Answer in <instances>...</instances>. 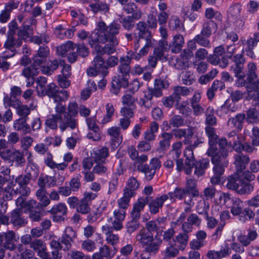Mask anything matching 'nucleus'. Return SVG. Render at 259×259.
Returning <instances> with one entry per match:
<instances>
[{"mask_svg":"<svg viewBox=\"0 0 259 259\" xmlns=\"http://www.w3.org/2000/svg\"><path fill=\"white\" fill-rule=\"evenodd\" d=\"M184 44L183 36L179 34L174 36L171 45V52L174 53H179Z\"/></svg>","mask_w":259,"mask_h":259,"instance_id":"nucleus-35","label":"nucleus"},{"mask_svg":"<svg viewBox=\"0 0 259 259\" xmlns=\"http://www.w3.org/2000/svg\"><path fill=\"white\" fill-rule=\"evenodd\" d=\"M130 62V58L128 56L120 58V65L118 67L119 75L118 78L116 80H113L112 86L114 85V83H116L119 86H124V84H127V80L128 76L130 72V67L129 63Z\"/></svg>","mask_w":259,"mask_h":259,"instance_id":"nucleus-9","label":"nucleus"},{"mask_svg":"<svg viewBox=\"0 0 259 259\" xmlns=\"http://www.w3.org/2000/svg\"><path fill=\"white\" fill-rule=\"evenodd\" d=\"M96 90V83L93 80H89L87 82L85 88L81 92V98L83 100H87L90 97L92 93L95 92Z\"/></svg>","mask_w":259,"mask_h":259,"instance_id":"nucleus-44","label":"nucleus"},{"mask_svg":"<svg viewBox=\"0 0 259 259\" xmlns=\"http://www.w3.org/2000/svg\"><path fill=\"white\" fill-rule=\"evenodd\" d=\"M142 16L141 10L136 11L132 16H128L122 19L121 23L123 27L127 30L131 29L134 25L133 19L139 20Z\"/></svg>","mask_w":259,"mask_h":259,"instance_id":"nucleus-26","label":"nucleus"},{"mask_svg":"<svg viewBox=\"0 0 259 259\" xmlns=\"http://www.w3.org/2000/svg\"><path fill=\"white\" fill-rule=\"evenodd\" d=\"M133 196L131 194L127 195L126 192H124L123 196L117 200L118 207L124 210L127 209L129 206L131 198Z\"/></svg>","mask_w":259,"mask_h":259,"instance_id":"nucleus-55","label":"nucleus"},{"mask_svg":"<svg viewBox=\"0 0 259 259\" xmlns=\"http://www.w3.org/2000/svg\"><path fill=\"white\" fill-rule=\"evenodd\" d=\"M145 99H140L138 104L141 106H144L146 108H150L151 106V103L150 104L147 103V101H151L153 98V93L152 88H148L147 90L144 91Z\"/></svg>","mask_w":259,"mask_h":259,"instance_id":"nucleus-46","label":"nucleus"},{"mask_svg":"<svg viewBox=\"0 0 259 259\" xmlns=\"http://www.w3.org/2000/svg\"><path fill=\"white\" fill-rule=\"evenodd\" d=\"M187 193L185 189L176 188L172 192H169L167 195L171 200L174 201L176 199H182Z\"/></svg>","mask_w":259,"mask_h":259,"instance_id":"nucleus-47","label":"nucleus"},{"mask_svg":"<svg viewBox=\"0 0 259 259\" xmlns=\"http://www.w3.org/2000/svg\"><path fill=\"white\" fill-rule=\"evenodd\" d=\"M211 158V162L214 164L213 171L214 175L211 178V183L212 184H218L221 182V176L224 172V167L228 164V160L226 158V153L223 154V157L211 155H207Z\"/></svg>","mask_w":259,"mask_h":259,"instance_id":"nucleus-7","label":"nucleus"},{"mask_svg":"<svg viewBox=\"0 0 259 259\" xmlns=\"http://www.w3.org/2000/svg\"><path fill=\"white\" fill-rule=\"evenodd\" d=\"M205 16L207 19L214 18L216 20L221 21L222 16L221 14L218 12L215 11L212 8H207L205 10Z\"/></svg>","mask_w":259,"mask_h":259,"instance_id":"nucleus-62","label":"nucleus"},{"mask_svg":"<svg viewBox=\"0 0 259 259\" xmlns=\"http://www.w3.org/2000/svg\"><path fill=\"white\" fill-rule=\"evenodd\" d=\"M11 222L15 226L18 227H21L26 223L25 220L21 215L19 208L15 209L12 212Z\"/></svg>","mask_w":259,"mask_h":259,"instance_id":"nucleus-34","label":"nucleus"},{"mask_svg":"<svg viewBox=\"0 0 259 259\" xmlns=\"http://www.w3.org/2000/svg\"><path fill=\"white\" fill-rule=\"evenodd\" d=\"M176 169L178 171H181L184 170L185 173L187 175L190 174L192 171V169L195 166L194 174L198 177L202 176L205 173V169L209 165V160L208 159H202L199 161H195L194 158V161L192 164H186V161L184 164L182 159L179 158L176 160Z\"/></svg>","mask_w":259,"mask_h":259,"instance_id":"nucleus-5","label":"nucleus"},{"mask_svg":"<svg viewBox=\"0 0 259 259\" xmlns=\"http://www.w3.org/2000/svg\"><path fill=\"white\" fill-rule=\"evenodd\" d=\"M107 134L111 138V146L114 150L116 149L122 141V136L120 133V128L117 126H112L107 129Z\"/></svg>","mask_w":259,"mask_h":259,"instance_id":"nucleus-21","label":"nucleus"},{"mask_svg":"<svg viewBox=\"0 0 259 259\" xmlns=\"http://www.w3.org/2000/svg\"><path fill=\"white\" fill-rule=\"evenodd\" d=\"M168 198V196L164 194L157 197L155 199L151 201L149 204L150 212L153 214L157 213L159 209L162 207L164 202L167 200Z\"/></svg>","mask_w":259,"mask_h":259,"instance_id":"nucleus-25","label":"nucleus"},{"mask_svg":"<svg viewBox=\"0 0 259 259\" xmlns=\"http://www.w3.org/2000/svg\"><path fill=\"white\" fill-rule=\"evenodd\" d=\"M46 164L51 169H57L58 170H64L68 166V163L62 162L57 163L53 160L52 155L48 154L47 157L45 159Z\"/></svg>","mask_w":259,"mask_h":259,"instance_id":"nucleus-36","label":"nucleus"},{"mask_svg":"<svg viewBox=\"0 0 259 259\" xmlns=\"http://www.w3.org/2000/svg\"><path fill=\"white\" fill-rule=\"evenodd\" d=\"M246 119L248 123H257L259 119V111L255 108L249 109L246 113Z\"/></svg>","mask_w":259,"mask_h":259,"instance_id":"nucleus-53","label":"nucleus"},{"mask_svg":"<svg viewBox=\"0 0 259 259\" xmlns=\"http://www.w3.org/2000/svg\"><path fill=\"white\" fill-rule=\"evenodd\" d=\"M254 216V213L253 211L249 208H245L243 210L242 209L240 216L239 217V220L241 222H245L247 220H249L253 219Z\"/></svg>","mask_w":259,"mask_h":259,"instance_id":"nucleus-58","label":"nucleus"},{"mask_svg":"<svg viewBox=\"0 0 259 259\" xmlns=\"http://www.w3.org/2000/svg\"><path fill=\"white\" fill-rule=\"evenodd\" d=\"M3 159L14 164L16 166H23L25 164V159L22 152L18 150L13 151L8 150L6 153L2 154Z\"/></svg>","mask_w":259,"mask_h":259,"instance_id":"nucleus-15","label":"nucleus"},{"mask_svg":"<svg viewBox=\"0 0 259 259\" xmlns=\"http://www.w3.org/2000/svg\"><path fill=\"white\" fill-rule=\"evenodd\" d=\"M114 220L111 222L113 228L118 231L123 228L122 222L124 220L126 215L125 211L119 209H115L113 212Z\"/></svg>","mask_w":259,"mask_h":259,"instance_id":"nucleus-23","label":"nucleus"},{"mask_svg":"<svg viewBox=\"0 0 259 259\" xmlns=\"http://www.w3.org/2000/svg\"><path fill=\"white\" fill-rule=\"evenodd\" d=\"M172 135L178 139H182L184 138L182 144H188L191 143V139L194 136V132L193 127L186 128H177L172 130Z\"/></svg>","mask_w":259,"mask_h":259,"instance_id":"nucleus-18","label":"nucleus"},{"mask_svg":"<svg viewBox=\"0 0 259 259\" xmlns=\"http://www.w3.org/2000/svg\"><path fill=\"white\" fill-rule=\"evenodd\" d=\"M233 108L234 107H232L231 105L229 104V101L226 100L224 104L218 109L217 113L219 116L224 117L228 114L230 112L234 111Z\"/></svg>","mask_w":259,"mask_h":259,"instance_id":"nucleus-56","label":"nucleus"},{"mask_svg":"<svg viewBox=\"0 0 259 259\" xmlns=\"http://www.w3.org/2000/svg\"><path fill=\"white\" fill-rule=\"evenodd\" d=\"M257 67L256 64L250 62L247 65L246 69V78L244 79L245 84L247 93L250 98H259V79L256 81L254 80L257 77Z\"/></svg>","mask_w":259,"mask_h":259,"instance_id":"nucleus-3","label":"nucleus"},{"mask_svg":"<svg viewBox=\"0 0 259 259\" xmlns=\"http://www.w3.org/2000/svg\"><path fill=\"white\" fill-rule=\"evenodd\" d=\"M140 187V183L135 177H131L127 181L124 192L127 195L131 194L133 196L135 195V191Z\"/></svg>","mask_w":259,"mask_h":259,"instance_id":"nucleus-32","label":"nucleus"},{"mask_svg":"<svg viewBox=\"0 0 259 259\" xmlns=\"http://www.w3.org/2000/svg\"><path fill=\"white\" fill-rule=\"evenodd\" d=\"M90 7L94 14H96L98 12L106 13L109 10V6L103 2H98L95 4H90Z\"/></svg>","mask_w":259,"mask_h":259,"instance_id":"nucleus-52","label":"nucleus"},{"mask_svg":"<svg viewBox=\"0 0 259 259\" xmlns=\"http://www.w3.org/2000/svg\"><path fill=\"white\" fill-rule=\"evenodd\" d=\"M148 200L146 198H140L138 200L133 206L131 212V217L134 219H138L140 217L141 212L143 210Z\"/></svg>","mask_w":259,"mask_h":259,"instance_id":"nucleus-29","label":"nucleus"},{"mask_svg":"<svg viewBox=\"0 0 259 259\" xmlns=\"http://www.w3.org/2000/svg\"><path fill=\"white\" fill-rule=\"evenodd\" d=\"M184 121L183 118L179 115H175L173 116L169 120V125L167 121H164L163 125H166L167 126L166 130L170 128V126L178 127L183 126L184 125Z\"/></svg>","mask_w":259,"mask_h":259,"instance_id":"nucleus-51","label":"nucleus"},{"mask_svg":"<svg viewBox=\"0 0 259 259\" xmlns=\"http://www.w3.org/2000/svg\"><path fill=\"white\" fill-rule=\"evenodd\" d=\"M93 151V157L95 163H104L109 155L108 149L106 147L97 148Z\"/></svg>","mask_w":259,"mask_h":259,"instance_id":"nucleus-31","label":"nucleus"},{"mask_svg":"<svg viewBox=\"0 0 259 259\" xmlns=\"http://www.w3.org/2000/svg\"><path fill=\"white\" fill-rule=\"evenodd\" d=\"M136 239L148 251H157L161 242L160 238H154L152 233L146 229L139 231Z\"/></svg>","mask_w":259,"mask_h":259,"instance_id":"nucleus-6","label":"nucleus"},{"mask_svg":"<svg viewBox=\"0 0 259 259\" xmlns=\"http://www.w3.org/2000/svg\"><path fill=\"white\" fill-rule=\"evenodd\" d=\"M108 73L107 67L104 65V59L100 55L95 57L92 66L87 70V74L91 76H95L99 74L105 76Z\"/></svg>","mask_w":259,"mask_h":259,"instance_id":"nucleus-11","label":"nucleus"},{"mask_svg":"<svg viewBox=\"0 0 259 259\" xmlns=\"http://www.w3.org/2000/svg\"><path fill=\"white\" fill-rule=\"evenodd\" d=\"M231 212L234 215H239L241 213L243 209L242 202L238 198H233L231 200Z\"/></svg>","mask_w":259,"mask_h":259,"instance_id":"nucleus-40","label":"nucleus"},{"mask_svg":"<svg viewBox=\"0 0 259 259\" xmlns=\"http://www.w3.org/2000/svg\"><path fill=\"white\" fill-rule=\"evenodd\" d=\"M119 28L120 25L114 22L107 26L104 22H99L89 38V45L101 55L114 53L118 44L116 35Z\"/></svg>","mask_w":259,"mask_h":259,"instance_id":"nucleus-1","label":"nucleus"},{"mask_svg":"<svg viewBox=\"0 0 259 259\" xmlns=\"http://www.w3.org/2000/svg\"><path fill=\"white\" fill-rule=\"evenodd\" d=\"M90 203L86 202L82 198L81 199L77 206L76 210L82 214H87L90 210Z\"/></svg>","mask_w":259,"mask_h":259,"instance_id":"nucleus-59","label":"nucleus"},{"mask_svg":"<svg viewBox=\"0 0 259 259\" xmlns=\"http://www.w3.org/2000/svg\"><path fill=\"white\" fill-rule=\"evenodd\" d=\"M202 132L201 133H197L194 136L195 140L193 143L192 138L191 139V143L188 144V146L186 148L185 150L184 154L186 157V164H192L193 161H194V154L193 150L199 146V145L202 144L204 139L202 137Z\"/></svg>","mask_w":259,"mask_h":259,"instance_id":"nucleus-13","label":"nucleus"},{"mask_svg":"<svg viewBox=\"0 0 259 259\" xmlns=\"http://www.w3.org/2000/svg\"><path fill=\"white\" fill-rule=\"evenodd\" d=\"M218 29L217 24L212 21L206 23L201 30V34L206 37H209L212 33L216 32Z\"/></svg>","mask_w":259,"mask_h":259,"instance_id":"nucleus-43","label":"nucleus"},{"mask_svg":"<svg viewBox=\"0 0 259 259\" xmlns=\"http://www.w3.org/2000/svg\"><path fill=\"white\" fill-rule=\"evenodd\" d=\"M249 158L248 156L238 153L234 156V163L235 165L237 173L242 172L248 163Z\"/></svg>","mask_w":259,"mask_h":259,"instance_id":"nucleus-27","label":"nucleus"},{"mask_svg":"<svg viewBox=\"0 0 259 259\" xmlns=\"http://www.w3.org/2000/svg\"><path fill=\"white\" fill-rule=\"evenodd\" d=\"M234 65L232 66L235 76L237 79L235 80V85L237 87H244L245 84L244 78L245 75L242 71L244 68V64L245 60L242 54H237L233 57Z\"/></svg>","mask_w":259,"mask_h":259,"instance_id":"nucleus-8","label":"nucleus"},{"mask_svg":"<svg viewBox=\"0 0 259 259\" xmlns=\"http://www.w3.org/2000/svg\"><path fill=\"white\" fill-rule=\"evenodd\" d=\"M247 234L246 235H242L239 237V240L240 242L243 246H247L250 243L254 240L257 236V233L256 232V229L254 228V227H249L247 230Z\"/></svg>","mask_w":259,"mask_h":259,"instance_id":"nucleus-28","label":"nucleus"},{"mask_svg":"<svg viewBox=\"0 0 259 259\" xmlns=\"http://www.w3.org/2000/svg\"><path fill=\"white\" fill-rule=\"evenodd\" d=\"M33 62L32 65L37 70L40 69L41 70L43 66H45V64L47 62V59L40 57L38 55H35L33 58Z\"/></svg>","mask_w":259,"mask_h":259,"instance_id":"nucleus-63","label":"nucleus"},{"mask_svg":"<svg viewBox=\"0 0 259 259\" xmlns=\"http://www.w3.org/2000/svg\"><path fill=\"white\" fill-rule=\"evenodd\" d=\"M27 174L31 177L33 180L35 179L38 176L39 169L36 164L29 162L27 165Z\"/></svg>","mask_w":259,"mask_h":259,"instance_id":"nucleus-61","label":"nucleus"},{"mask_svg":"<svg viewBox=\"0 0 259 259\" xmlns=\"http://www.w3.org/2000/svg\"><path fill=\"white\" fill-rule=\"evenodd\" d=\"M3 102L5 108L12 107L16 108L18 114L22 117H26L30 113V110L27 106L21 105L18 99L12 100L8 95L5 96Z\"/></svg>","mask_w":259,"mask_h":259,"instance_id":"nucleus-14","label":"nucleus"},{"mask_svg":"<svg viewBox=\"0 0 259 259\" xmlns=\"http://www.w3.org/2000/svg\"><path fill=\"white\" fill-rule=\"evenodd\" d=\"M4 238L3 246L10 251L15 250L16 245L15 242L17 241L15 232L13 231H8L4 233Z\"/></svg>","mask_w":259,"mask_h":259,"instance_id":"nucleus-24","label":"nucleus"},{"mask_svg":"<svg viewBox=\"0 0 259 259\" xmlns=\"http://www.w3.org/2000/svg\"><path fill=\"white\" fill-rule=\"evenodd\" d=\"M46 93L50 100L54 103L60 104V102L67 100L69 95L66 91L60 90L59 88L54 83H49L46 89Z\"/></svg>","mask_w":259,"mask_h":259,"instance_id":"nucleus-10","label":"nucleus"},{"mask_svg":"<svg viewBox=\"0 0 259 259\" xmlns=\"http://www.w3.org/2000/svg\"><path fill=\"white\" fill-rule=\"evenodd\" d=\"M182 142H177L174 143L172 145V149L167 154V157L176 160L179 159L182 153Z\"/></svg>","mask_w":259,"mask_h":259,"instance_id":"nucleus-38","label":"nucleus"},{"mask_svg":"<svg viewBox=\"0 0 259 259\" xmlns=\"http://www.w3.org/2000/svg\"><path fill=\"white\" fill-rule=\"evenodd\" d=\"M59 65H61V60L55 59L50 61L47 63V66L42 67L41 72L45 74H51L58 68Z\"/></svg>","mask_w":259,"mask_h":259,"instance_id":"nucleus-39","label":"nucleus"},{"mask_svg":"<svg viewBox=\"0 0 259 259\" xmlns=\"http://www.w3.org/2000/svg\"><path fill=\"white\" fill-rule=\"evenodd\" d=\"M56 183L54 177L47 175L40 177L38 180V185L40 188H45L46 186L52 187L55 185Z\"/></svg>","mask_w":259,"mask_h":259,"instance_id":"nucleus-41","label":"nucleus"},{"mask_svg":"<svg viewBox=\"0 0 259 259\" xmlns=\"http://www.w3.org/2000/svg\"><path fill=\"white\" fill-rule=\"evenodd\" d=\"M38 74V70L33 67V65L25 68L22 74L26 78V87H29L32 85L34 82V76Z\"/></svg>","mask_w":259,"mask_h":259,"instance_id":"nucleus-30","label":"nucleus"},{"mask_svg":"<svg viewBox=\"0 0 259 259\" xmlns=\"http://www.w3.org/2000/svg\"><path fill=\"white\" fill-rule=\"evenodd\" d=\"M22 44L21 39H16L11 35L8 36L4 44L6 51L0 55V68L3 70H7L9 68L10 63L7 62V59L15 55V48L20 47Z\"/></svg>","mask_w":259,"mask_h":259,"instance_id":"nucleus-4","label":"nucleus"},{"mask_svg":"<svg viewBox=\"0 0 259 259\" xmlns=\"http://www.w3.org/2000/svg\"><path fill=\"white\" fill-rule=\"evenodd\" d=\"M219 146L220 149L218 151L216 148V151L214 152V155H217L220 157H223V154L226 153V158L229 153L228 147H229L228 142L226 139H221L219 141Z\"/></svg>","mask_w":259,"mask_h":259,"instance_id":"nucleus-49","label":"nucleus"},{"mask_svg":"<svg viewBox=\"0 0 259 259\" xmlns=\"http://www.w3.org/2000/svg\"><path fill=\"white\" fill-rule=\"evenodd\" d=\"M171 63H173L174 67L178 69H186L189 66V61L182 60L180 56L179 57H173Z\"/></svg>","mask_w":259,"mask_h":259,"instance_id":"nucleus-54","label":"nucleus"},{"mask_svg":"<svg viewBox=\"0 0 259 259\" xmlns=\"http://www.w3.org/2000/svg\"><path fill=\"white\" fill-rule=\"evenodd\" d=\"M18 249L21 252L20 259H30L34 256L33 252L29 249H24L23 246L19 245Z\"/></svg>","mask_w":259,"mask_h":259,"instance_id":"nucleus-64","label":"nucleus"},{"mask_svg":"<svg viewBox=\"0 0 259 259\" xmlns=\"http://www.w3.org/2000/svg\"><path fill=\"white\" fill-rule=\"evenodd\" d=\"M225 52V48L223 46L215 47L213 55H210L208 57V62L213 65H217L221 63L222 61L220 66L223 68H225L227 66L228 60L224 56Z\"/></svg>","mask_w":259,"mask_h":259,"instance_id":"nucleus-16","label":"nucleus"},{"mask_svg":"<svg viewBox=\"0 0 259 259\" xmlns=\"http://www.w3.org/2000/svg\"><path fill=\"white\" fill-rule=\"evenodd\" d=\"M105 110V113H102L101 112H97V120L99 123L102 125L106 124L112 120L115 112L114 106L111 103L106 105Z\"/></svg>","mask_w":259,"mask_h":259,"instance_id":"nucleus-17","label":"nucleus"},{"mask_svg":"<svg viewBox=\"0 0 259 259\" xmlns=\"http://www.w3.org/2000/svg\"><path fill=\"white\" fill-rule=\"evenodd\" d=\"M170 30L176 31L178 32L185 31V28L182 23L177 16H172L168 22Z\"/></svg>","mask_w":259,"mask_h":259,"instance_id":"nucleus-37","label":"nucleus"},{"mask_svg":"<svg viewBox=\"0 0 259 259\" xmlns=\"http://www.w3.org/2000/svg\"><path fill=\"white\" fill-rule=\"evenodd\" d=\"M76 45L71 41H68L57 48V52L58 55L65 56L68 54L74 51Z\"/></svg>","mask_w":259,"mask_h":259,"instance_id":"nucleus-33","label":"nucleus"},{"mask_svg":"<svg viewBox=\"0 0 259 259\" xmlns=\"http://www.w3.org/2000/svg\"><path fill=\"white\" fill-rule=\"evenodd\" d=\"M162 140L159 142V145L162 150H165L170 145V141L172 138V135L168 133H163L161 134Z\"/></svg>","mask_w":259,"mask_h":259,"instance_id":"nucleus-57","label":"nucleus"},{"mask_svg":"<svg viewBox=\"0 0 259 259\" xmlns=\"http://www.w3.org/2000/svg\"><path fill=\"white\" fill-rule=\"evenodd\" d=\"M31 179H32L27 174V175H19L18 177L16 178L15 180L12 181L14 182L15 186L17 183L18 184V186H23L28 185Z\"/></svg>","mask_w":259,"mask_h":259,"instance_id":"nucleus-60","label":"nucleus"},{"mask_svg":"<svg viewBox=\"0 0 259 259\" xmlns=\"http://www.w3.org/2000/svg\"><path fill=\"white\" fill-rule=\"evenodd\" d=\"M60 115H58L56 112L55 114H52L48 116L46 121V125L51 129L54 130L58 127V124H60Z\"/></svg>","mask_w":259,"mask_h":259,"instance_id":"nucleus-48","label":"nucleus"},{"mask_svg":"<svg viewBox=\"0 0 259 259\" xmlns=\"http://www.w3.org/2000/svg\"><path fill=\"white\" fill-rule=\"evenodd\" d=\"M67 208L65 203H59L54 205L50 209V212L53 215V220L61 222L64 220V216L66 214Z\"/></svg>","mask_w":259,"mask_h":259,"instance_id":"nucleus-22","label":"nucleus"},{"mask_svg":"<svg viewBox=\"0 0 259 259\" xmlns=\"http://www.w3.org/2000/svg\"><path fill=\"white\" fill-rule=\"evenodd\" d=\"M196 187V181L190 178L187 180L185 189L188 193H191L193 196H197L199 195V192L197 190Z\"/></svg>","mask_w":259,"mask_h":259,"instance_id":"nucleus-50","label":"nucleus"},{"mask_svg":"<svg viewBox=\"0 0 259 259\" xmlns=\"http://www.w3.org/2000/svg\"><path fill=\"white\" fill-rule=\"evenodd\" d=\"M15 184L13 181H11L8 186L3 189L0 188V204L6 205L7 206V200L12 199L13 196L16 195L15 189H14Z\"/></svg>","mask_w":259,"mask_h":259,"instance_id":"nucleus-19","label":"nucleus"},{"mask_svg":"<svg viewBox=\"0 0 259 259\" xmlns=\"http://www.w3.org/2000/svg\"><path fill=\"white\" fill-rule=\"evenodd\" d=\"M137 169L139 171L144 174L145 178L147 181L151 180L155 174V170L147 164H139Z\"/></svg>","mask_w":259,"mask_h":259,"instance_id":"nucleus-42","label":"nucleus"},{"mask_svg":"<svg viewBox=\"0 0 259 259\" xmlns=\"http://www.w3.org/2000/svg\"><path fill=\"white\" fill-rule=\"evenodd\" d=\"M137 32L135 33V42L134 49L137 50L140 47L141 39H144L145 41L152 40L151 32L149 30L146 23L144 21H140L136 24Z\"/></svg>","mask_w":259,"mask_h":259,"instance_id":"nucleus-12","label":"nucleus"},{"mask_svg":"<svg viewBox=\"0 0 259 259\" xmlns=\"http://www.w3.org/2000/svg\"><path fill=\"white\" fill-rule=\"evenodd\" d=\"M245 118V115L244 114H238L235 117L230 118L229 120L228 124L231 126L236 127L238 130H241L242 128V123Z\"/></svg>","mask_w":259,"mask_h":259,"instance_id":"nucleus-45","label":"nucleus"},{"mask_svg":"<svg viewBox=\"0 0 259 259\" xmlns=\"http://www.w3.org/2000/svg\"><path fill=\"white\" fill-rule=\"evenodd\" d=\"M205 131L209 140V148L206 154L211 155V153L216 151V145L218 143V136L216 134L215 129L210 126H206Z\"/></svg>","mask_w":259,"mask_h":259,"instance_id":"nucleus-20","label":"nucleus"},{"mask_svg":"<svg viewBox=\"0 0 259 259\" xmlns=\"http://www.w3.org/2000/svg\"><path fill=\"white\" fill-rule=\"evenodd\" d=\"M55 112L58 115H60V124L59 127L62 132H64L67 128L73 130L78 127V106L74 102L69 103L67 108L62 104L56 105Z\"/></svg>","mask_w":259,"mask_h":259,"instance_id":"nucleus-2","label":"nucleus"}]
</instances>
